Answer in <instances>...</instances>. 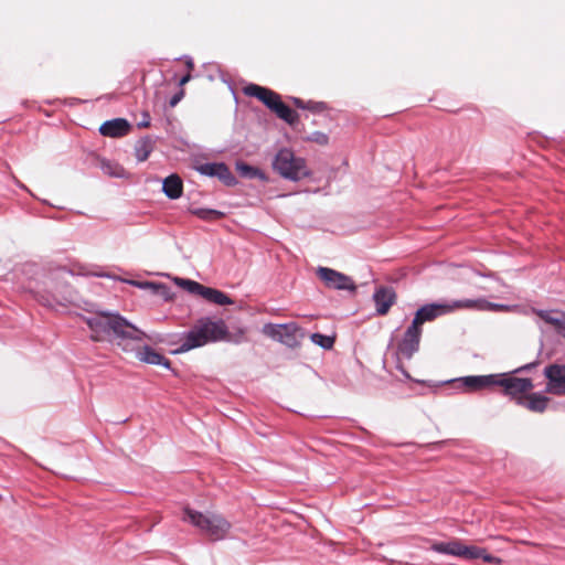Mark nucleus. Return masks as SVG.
Returning <instances> with one entry per match:
<instances>
[{"label": "nucleus", "mask_w": 565, "mask_h": 565, "mask_svg": "<svg viewBox=\"0 0 565 565\" xmlns=\"http://www.w3.org/2000/svg\"><path fill=\"white\" fill-rule=\"evenodd\" d=\"M94 341L115 342L124 351H132L135 342L151 339L143 331L115 313L100 312L85 318Z\"/></svg>", "instance_id": "nucleus-1"}, {"label": "nucleus", "mask_w": 565, "mask_h": 565, "mask_svg": "<svg viewBox=\"0 0 565 565\" xmlns=\"http://www.w3.org/2000/svg\"><path fill=\"white\" fill-rule=\"evenodd\" d=\"M217 341L238 342L239 340L232 338L223 320L202 318L198 320L193 328L184 335L182 344L175 352H188L192 349L203 347L209 342Z\"/></svg>", "instance_id": "nucleus-2"}, {"label": "nucleus", "mask_w": 565, "mask_h": 565, "mask_svg": "<svg viewBox=\"0 0 565 565\" xmlns=\"http://www.w3.org/2000/svg\"><path fill=\"white\" fill-rule=\"evenodd\" d=\"M182 521L194 526L211 541L226 539L232 529V523L223 514L215 511L201 512L190 507L183 508Z\"/></svg>", "instance_id": "nucleus-3"}, {"label": "nucleus", "mask_w": 565, "mask_h": 565, "mask_svg": "<svg viewBox=\"0 0 565 565\" xmlns=\"http://www.w3.org/2000/svg\"><path fill=\"white\" fill-rule=\"evenodd\" d=\"M271 167L281 178L294 182H298L311 174L306 159L296 156L289 148H281L275 154Z\"/></svg>", "instance_id": "nucleus-4"}, {"label": "nucleus", "mask_w": 565, "mask_h": 565, "mask_svg": "<svg viewBox=\"0 0 565 565\" xmlns=\"http://www.w3.org/2000/svg\"><path fill=\"white\" fill-rule=\"evenodd\" d=\"M463 306H467V303H463V299L428 303L416 311L413 322L422 328L425 322L434 321L441 316H446L458 310H463Z\"/></svg>", "instance_id": "nucleus-5"}, {"label": "nucleus", "mask_w": 565, "mask_h": 565, "mask_svg": "<svg viewBox=\"0 0 565 565\" xmlns=\"http://www.w3.org/2000/svg\"><path fill=\"white\" fill-rule=\"evenodd\" d=\"M495 385L503 388V393L514 399L519 405L524 404V397L534 385L531 379L515 377L510 374H495Z\"/></svg>", "instance_id": "nucleus-6"}, {"label": "nucleus", "mask_w": 565, "mask_h": 565, "mask_svg": "<svg viewBox=\"0 0 565 565\" xmlns=\"http://www.w3.org/2000/svg\"><path fill=\"white\" fill-rule=\"evenodd\" d=\"M262 332L266 337L281 342L289 348L297 347L303 338V333L295 322L285 324L267 323L263 327Z\"/></svg>", "instance_id": "nucleus-7"}, {"label": "nucleus", "mask_w": 565, "mask_h": 565, "mask_svg": "<svg viewBox=\"0 0 565 565\" xmlns=\"http://www.w3.org/2000/svg\"><path fill=\"white\" fill-rule=\"evenodd\" d=\"M175 281L189 292L196 294L213 303L221 306L233 303V300L227 295L217 289L205 287L196 281L189 279L178 278Z\"/></svg>", "instance_id": "nucleus-8"}, {"label": "nucleus", "mask_w": 565, "mask_h": 565, "mask_svg": "<svg viewBox=\"0 0 565 565\" xmlns=\"http://www.w3.org/2000/svg\"><path fill=\"white\" fill-rule=\"evenodd\" d=\"M317 275L327 288L348 291H355L356 289V285L351 277L334 269L319 267Z\"/></svg>", "instance_id": "nucleus-9"}, {"label": "nucleus", "mask_w": 565, "mask_h": 565, "mask_svg": "<svg viewBox=\"0 0 565 565\" xmlns=\"http://www.w3.org/2000/svg\"><path fill=\"white\" fill-rule=\"evenodd\" d=\"M431 548L438 553L463 557L466 559H475L481 555L479 547L465 545L458 540L437 542L431 545Z\"/></svg>", "instance_id": "nucleus-10"}, {"label": "nucleus", "mask_w": 565, "mask_h": 565, "mask_svg": "<svg viewBox=\"0 0 565 565\" xmlns=\"http://www.w3.org/2000/svg\"><path fill=\"white\" fill-rule=\"evenodd\" d=\"M547 379L546 392L554 395H565V365L550 364L544 369Z\"/></svg>", "instance_id": "nucleus-11"}, {"label": "nucleus", "mask_w": 565, "mask_h": 565, "mask_svg": "<svg viewBox=\"0 0 565 565\" xmlns=\"http://www.w3.org/2000/svg\"><path fill=\"white\" fill-rule=\"evenodd\" d=\"M422 328L413 321L404 333L402 341L398 343V352L409 359L419 348Z\"/></svg>", "instance_id": "nucleus-12"}, {"label": "nucleus", "mask_w": 565, "mask_h": 565, "mask_svg": "<svg viewBox=\"0 0 565 565\" xmlns=\"http://www.w3.org/2000/svg\"><path fill=\"white\" fill-rule=\"evenodd\" d=\"M495 374L490 375H471L456 380L459 387L466 392H477L495 386Z\"/></svg>", "instance_id": "nucleus-13"}, {"label": "nucleus", "mask_w": 565, "mask_h": 565, "mask_svg": "<svg viewBox=\"0 0 565 565\" xmlns=\"http://www.w3.org/2000/svg\"><path fill=\"white\" fill-rule=\"evenodd\" d=\"M244 94L247 96L256 97L263 102L270 110L275 108L281 99L280 96L266 87L258 86L256 84H249L244 87Z\"/></svg>", "instance_id": "nucleus-14"}, {"label": "nucleus", "mask_w": 565, "mask_h": 565, "mask_svg": "<svg viewBox=\"0 0 565 565\" xmlns=\"http://www.w3.org/2000/svg\"><path fill=\"white\" fill-rule=\"evenodd\" d=\"M376 305V312L384 316L388 312L390 308L396 300V294L391 287H380L373 295Z\"/></svg>", "instance_id": "nucleus-15"}, {"label": "nucleus", "mask_w": 565, "mask_h": 565, "mask_svg": "<svg viewBox=\"0 0 565 565\" xmlns=\"http://www.w3.org/2000/svg\"><path fill=\"white\" fill-rule=\"evenodd\" d=\"M130 131V124L122 118H116L113 120L105 121L99 127V132L103 136L110 138H119L126 136Z\"/></svg>", "instance_id": "nucleus-16"}, {"label": "nucleus", "mask_w": 565, "mask_h": 565, "mask_svg": "<svg viewBox=\"0 0 565 565\" xmlns=\"http://www.w3.org/2000/svg\"><path fill=\"white\" fill-rule=\"evenodd\" d=\"M198 170L205 175L217 177L223 180L226 184H232L234 177L230 169L224 163H204L201 164Z\"/></svg>", "instance_id": "nucleus-17"}, {"label": "nucleus", "mask_w": 565, "mask_h": 565, "mask_svg": "<svg viewBox=\"0 0 565 565\" xmlns=\"http://www.w3.org/2000/svg\"><path fill=\"white\" fill-rule=\"evenodd\" d=\"M136 356L141 362L152 365H162L170 369V361L148 345L140 348L137 351Z\"/></svg>", "instance_id": "nucleus-18"}, {"label": "nucleus", "mask_w": 565, "mask_h": 565, "mask_svg": "<svg viewBox=\"0 0 565 565\" xmlns=\"http://www.w3.org/2000/svg\"><path fill=\"white\" fill-rule=\"evenodd\" d=\"M463 310H477V311H501L507 310L508 307L504 305L492 303L483 298L478 299H463Z\"/></svg>", "instance_id": "nucleus-19"}, {"label": "nucleus", "mask_w": 565, "mask_h": 565, "mask_svg": "<svg viewBox=\"0 0 565 565\" xmlns=\"http://www.w3.org/2000/svg\"><path fill=\"white\" fill-rule=\"evenodd\" d=\"M162 190L164 194L172 199H179L182 195L183 183L179 175L171 174L163 180Z\"/></svg>", "instance_id": "nucleus-20"}, {"label": "nucleus", "mask_w": 565, "mask_h": 565, "mask_svg": "<svg viewBox=\"0 0 565 565\" xmlns=\"http://www.w3.org/2000/svg\"><path fill=\"white\" fill-rule=\"evenodd\" d=\"M548 402V397L537 393H531L524 397V404L522 406H525L532 412L543 413L546 409Z\"/></svg>", "instance_id": "nucleus-21"}, {"label": "nucleus", "mask_w": 565, "mask_h": 565, "mask_svg": "<svg viewBox=\"0 0 565 565\" xmlns=\"http://www.w3.org/2000/svg\"><path fill=\"white\" fill-rule=\"evenodd\" d=\"M236 170L242 177L248 178V179H260L263 181L267 180L266 174L259 170L256 167L249 166L245 162H237L236 163Z\"/></svg>", "instance_id": "nucleus-22"}, {"label": "nucleus", "mask_w": 565, "mask_h": 565, "mask_svg": "<svg viewBox=\"0 0 565 565\" xmlns=\"http://www.w3.org/2000/svg\"><path fill=\"white\" fill-rule=\"evenodd\" d=\"M273 111L286 122L294 125L298 120V114L281 100L275 105Z\"/></svg>", "instance_id": "nucleus-23"}, {"label": "nucleus", "mask_w": 565, "mask_h": 565, "mask_svg": "<svg viewBox=\"0 0 565 565\" xmlns=\"http://www.w3.org/2000/svg\"><path fill=\"white\" fill-rule=\"evenodd\" d=\"M99 166L103 172L109 177L124 178L126 175L125 169L117 162L102 159Z\"/></svg>", "instance_id": "nucleus-24"}, {"label": "nucleus", "mask_w": 565, "mask_h": 565, "mask_svg": "<svg viewBox=\"0 0 565 565\" xmlns=\"http://www.w3.org/2000/svg\"><path fill=\"white\" fill-rule=\"evenodd\" d=\"M54 300L61 305L72 302L74 300L73 292L67 286H55L50 289Z\"/></svg>", "instance_id": "nucleus-25"}, {"label": "nucleus", "mask_w": 565, "mask_h": 565, "mask_svg": "<svg viewBox=\"0 0 565 565\" xmlns=\"http://www.w3.org/2000/svg\"><path fill=\"white\" fill-rule=\"evenodd\" d=\"M152 142L148 138H143L137 141L135 147V154L138 161L142 162L148 159L152 151Z\"/></svg>", "instance_id": "nucleus-26"}, {"label": "nucleus", "mask_w": 565, "mask_h": 565, "mask_svg": "<svg viewBox=\"0 0 565 565\" xmlns=\"http://www.w3.org/2000/svg\"><path fill=\"white\" fill-rule=\"evenodd\" d=\"M535 313L545 322L554 326L556 329L558 324L562 322L563 317L565 316L563 312L552 311V310H536Z\"/></svg>", "instance_id": "nucleus-27"}, {"label": "nucleus", "mask_w": 565, "mask_h": 565, "mask_svg": "<svg viewBox=\"0 0 565 565\" xmlns=\"http://www.w3.org/2000/svg\"><path fill=\"white\" fill-rule=\"evenodd\" d=\"M191 213L193 215L202 218V220H205V221L217 220V218H221L223 216V213L220 212V211L210 210V209H202V207L192 209Z\"/></svg>", "instance_id": "nucleus-28"}, {"label": "nucleus", "mask_w": 565, "mask_h": 565, "mask_svg": "<svg viewBox=\"0 0 565 565\" xmlns=\"http://www.w3.org/2000/svg\"><path fill=\"white\" fill-rule=\"evenodd\" d=\"M310 339L315 344L320 345L321 348L328 349V350L331 349L334 343V338L329 337V335H323L320 333H312L310 335Z\"/></svg>", "instance_id": "nucleus-29"}, {"label": "nucleus", "mask_w": 565, "mask_h": 565, "mask_svg": "<svg viewBox=\"0 0 565 565\" xmlns=\"http://www.w3.org/2000/svg\"><path fill=\"white\" fill-rule=\"evenodd\" d=\"M308 140L319 143L321 146H324L328 143L329 137L323 132L316 131V132L311 134V136L308 138Z\"/></svg>", "instance_id": "nucleus-30"}, {"label": "nucleus", "mask_w": 565, "mask_h": 565, "mask_svg": "<svg viewBox=\"0 0 565 565\" xmlns=\"http://www.w3.org/2000/svg\"><path fill=\"white\" fill-rule=\"evenodd\" d=\"M479 551L481 552V555H479L478 558H482L484 562L488 563L501 564V559L499 557L487 554L486 551L482 548H479Z\"/></svg>", "instance_id": "nucleus-31"}, {"label": "nucleus", "mask_w": 565, "mask_h": 565, "mask_svg": "<svg viewBox=\"0 0 565 565\" xmlns=\"http://www.w3.org/2000/svg\"><path fill=\"white\" fill-rule=\"evenodd\" d=\"M182 97H183V93H182V92H181L180 94L174 95V96L171 98V100H170V105H171L172 107H174V106H175V105L181 100V98H182Z\"/></svg>", "instance_id": "nucleus-32"}, {"label": "nucleus", "mask_w": 565, "mask_h": 565, "mask_svg": "<svg viewBox=\"0 0 565 565\" xmlns=\"http://www.w3.org/2000/svg\"><path fill=\"white\" fill-rule=\"evenodd\" d=\"M557 332L565 338V316L562 319V322L557 327Z\"/></svg>", "instance_id": "nucleus-33"}, {"label": "nucleus", "mask_w": 565, "mask_h": 565, "mask_svg": "<svg viewBox=\"0 0 565 565\" xmlns=\"http://www.w3.org/2000/svg\"><path fill=\"white\" fill-rule=\"evenodd\" d=\"M132 285H136L140 288H149V287H154V284L153 282H136V281H131Z\"/></svg>", "instance_id": "nucleus-34"}, {"label": "nucleus", "mask_w": 565, "mask_h": 565, "mask_svg": "<svg viewBox=\"0 0 565 565\" xmlns=\"http://www.w3.org/2000/svg\"><path fill=\"white\" fill-rule=\"evenodd\" d=\"M145 117H146V119H142V121L139 124V127H148L150 125L148 114H145Z\"/></svg>", "instance_id": "nucleus-35"}, {"label": "nucleus", "mask_w": 565, "mask_h": 565, "mask_svg": "<svg viewBox=\"0 0 565 565\" xmlns=\"http://www.w3.org/2000/svg\"><path fill=\"white\" fill-rule=\"evenodd\" d=\"M190 78H191L190 74H188V75L183 76V77L180 79V85L182 86V85L186 84V83L190 81Z\"/></svg>", "instance_id": "nucleus-36"}, {"label": "nucleus", "mask_w": 565, "mask_h": 565, "mask_svg": "<svg viewBox=\"0 0 565 565\" xmlns=\"http://www.w3.org/2000/svg\"><path fill=\"white\" fill-rule=\"evenodd\" d=\"M531 366H532V364H529V365H525V366L521 367V370L529 369ZM518 371H520V369Z\"/></svg>", "instance_id": "nucleus-37"}, {"label": "nucleus", "mask_w": 565, "mask_h": 565, "mask_svg": "<svg viewBox=\"0 0 565 565\" xmlns=\"http://www.w3.org/2000/svg\"><path fill=\"white\" fill-rule=\"evenodd\" d=\"M188 66H189L190 68H192V67H193V64H192V62H191V61H190V62H188Z\"/></svg>", "instance_id": "nucleus-38"}, {"label": "nucleus", "mask_w": 565, "mask_h": 565, "mask_svg": "<svg viewBox=\"0 0 565 565\" xmlns=\"http://www.w3.org/2000/svg\"><path fill=\"white\" fill-rule=\"evenodd\" d=\"M296 104H297L298 106H301V105H300V100H299V99H296Z\"/></svg>", "instance_id": "nucleus-39"}]
</instances>
